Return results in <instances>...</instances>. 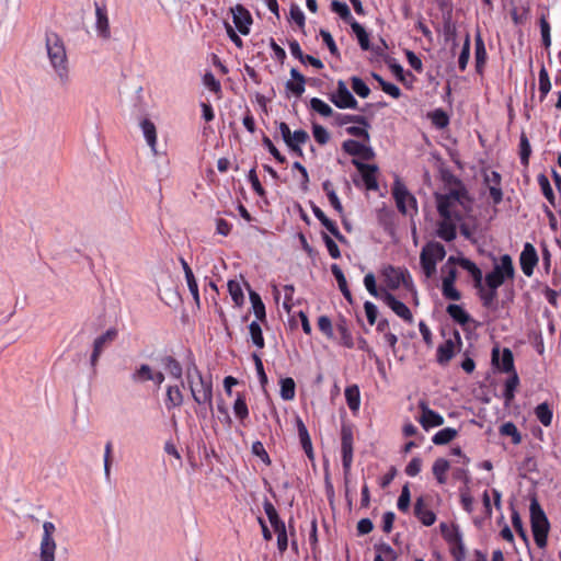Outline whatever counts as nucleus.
Listing matches in <instances>:
<instances>
[{
    "instance_id": "obj_40",
    "label": "nucleus",
    "mask_w": 561,
    "mask_h": 561,
    "mask_svg": "<svg viewBox=\"0 0 561 561\" xmlns=\"http://www.w3.org/2000/svg\"><path fill=\"white\" fill-rule=\"evenodd\" d=\"M345 399L348 408L355 412L359 409L360 404V392L359 388L356 385H352L346 387L345 389Z\"/></svg>"
},
{
    "instance_id": "obj_47",
    "label": "nucleus",
    "mask_w": 561,
    "mask_h": 561,
    "mask_svg": "<svg viewBox=\"0 0 561 561\" xmlns=\"http://www.w3.org/2000/svg\"><path fill=\"white\" fill-rule=\"evenodd\" d=\"M531 154V146L527 135L523 131L519 137V158L523 167H528Z\"/></svg>"
},
{
    "instance_id": "obj_20",
    "label": "nucleus",
    "mask_w": 561,
    "mask_h": 561,
    "mask_svg": "<svg viewBox=\"0 0 561 561\" xmlns=\"http://www.w3.org/2000/svg\"><path fill=\"white\" fill-rule=\"evenodd\" d=\"M486 61L488 53L485 44L480 30H478L474 36V66L477 73L482 75L484 72Z\"/></svg>"
},
{
    "instance_id": "obj_16",
    "label": "nucleus",
    "mask_w": 561,
    "mask_h": 561,
    "mask_svg": "<svg viewBox=\"0 0 561 561\" xmlns=\"http://www.w3.org/2000/svg\"><path fill=\"white\" fill-rule=\"evenodd\" d=\"M231 13L237 30L242 35H248L250 33V26L253 23V19L249 10L242 4H237L236 7L231 8Z\"/></svg>"
},
{
    "instance_id": "obj_6",
    "label": "nucleus",
    "mask_w": 561,
    "mask_h": 561,
    "mask_svg": "<svg viewBox=\"0 0 561 561\" xmlns=\"http://www.w3.org/2000/svg\"><path fill=\"white\" fill-rule=\"evenodd\" d=\"M515 277V267L511 255L503 254L499 263L494 264L493 270L484 277L486 287H501L505 280H513Z\"/></svg>"
},
{
    "instance_id": "obj_49",
    "label": "nucleus",
    "mask_w": 561,
    "mask_h": 561,
    "mask_svg": "<svg viewBox=\"0 0 561 561\" xmlns=\"http://www.w3.org/2000/svg\"><path fill=\"white\" fill-rule=\"evenodd\" d=\"M373 78L379 83L381 90L392 96L399 99L401 96V90L393 83L386 81L380 75L373 72Z\"/></svg>"
},
{
    "instance_id": "obj_55",
    "label": "nucleus",
    "mask_w": 561,
    "mask_h": 561,
    "mask_svg": "<svg viewBox=\"0 0 561 561\" xmlns=\"http://www.w3.org/2000/svg\"><path fill=\"white\" fill-rule=\"evenodd\" d=\"M500 434L504 436H511L512 443L514 445H518L522 443V435L513 422H506L502 424L500 427Z\"/></svg>"
},
{
    "instance_id": "obj_22",
    "label": "nucleus",
    "mask_w": 561,
    "mask_h": 561,
    "mask_svg": "<svg viewBox=\"0 0 561 561\" xmlns=\"http://www.w3.org/2000/svg\"><path fill=\"white\" fill-rule=\"evenodd\" d=\"M311 210L316 218L329 230L340 242H345L346 238L340 232L336 224L327 217L323 210L316 204H311Z\"/></svg>"
},
{
    "instance_id": "obj_63",
    "label": "nucleus",
    "mask_w": 561,
    "mask_h": 561,
    "mask_svg": "<svg viewBox=\"0 0 561 561\" xmlns=\"http://www.w3.org/2000/svg\"><path fill=\"white\" fill-rule=\"evenodd\" d=\"M273 529L277 534V548H278L279 552L283 553L287 550V547H288V537H287L286 526H285V524H282Z\"/></svg>"
},
{
    "instance_id": "obj_19",
    "label": "nucleus",
    "mask_w": 561,
    "mask_h": 561,
    "mask_svg": "<svg viewBox=\"0 0 561 561\" xmlns=\"http://www.w3.org/2000/svg\"><path fill=\"white\" fill-rule=\"evenodd\" d=\"M352 162L355 165V168L360 172L366 188L370 191H376L378 188V182L376 179V173L378 171L377 165L367 164L356 159H353Z\"/></svg>"
},
{
    "instance_id": "obj_36",
    "label": "nucleus",
    "mask_w": 561,
    "mask_h": 561,
    "mask_svg": "<svg viewBox=\"0 0 561 561\" xmlns=\"http://www.w3.org/2000/svg\"><path fill=\"white\" fill-rule=\"evenodd\" d=\"M140 125L148 146L151 148L153 152H156L157 129L154 124L150 119L146 118L141 122Z\"/></svg>"
},
{
    "instance_id": "obj_54",
    "label": "nucleus",
    "mask_w": 561,
    "mask_h": 561,
    "mask_svg": "<svg viewBox=\"0 0 561 561\" xmlns=\"http://www.w3.org/2000/svg\"><path fill=\"white\" fill-rule=\"evenodd\" d=\"M249 332L253 344L262 350L265 346L264 336L262 333L261 325L256 321H252L249 325Z\"/></svg>"
},
{
    "instance_id": "obj_35",
    "label": "nucleus",
    "mask_w": 561,
    "mask_h": 561,
    "mask_svg": "<svg viewBox=\"0 0 561 561\" xmlns=\"http://www.w3.org/2000/svg\"><path fill=\"white\" fill-rule=\"evenodd\" d=\"M331 272L337 282L339 288H340L341 293L343 294L344 298L348 302H352V294H351V290L348 289L347 282H346L343 271L340 268V266L337 264H332Z\"/></svg>"
},
{
    "instance_id": "obj_45",
    "label": "nucleus",
    "mask_w": 561,
    "mask_h": 561,
    "mask_svg": "<svg viewBox=\"0 0 561 561\" xmlns=\"http://www.w3.org/2000/svg\"><path fill=\"white\" fill-rule=\"evenodd\" d=\"M535 414L543 426L551 425L553 412L547 402L538 404L535 409Z\"/></svg>"
},
{
    "instance_id": "obj_26",
    "label": "nucleus",
    "mask_w": 561,
    "mask_h": 561,
    "mask_svg": "<svg viewBox=\"0 0 561 561\" xmlns=\"http://www.w3.org/2000/svg\"><path fill=\"white\" fill-rule=\"evenodd\" d=\"M420 423L424 430H428L431 427L440 426L444 424V417L435 412L434 410L423 407L422 415L420 419Z\"/></svg>"
},
{
    "instance_id": "obj_25",
    "label": "nucleus",
    "mask_w": 561,
    "mask_h": 561,
    "mask_svg": "<svg viewBox=\"0 0 561 561\" xmlns=\"http://www.w3.org/2000/svg\"><path fill=\"white\" fill-rule=\"evenodd\" d=\"M455 221V219L442 218L437 225V237L446 242L454 241L457 237V227Z\"/></svg>"
},
{
    "instance_id": "obj_38",
    "label": "nucleus",
    "mask_w": 561,
    "mask_h": 561,
    "mask_svg": "<svg viewBox=\"0 0 561 561\" xmlns=\"http://www.w3.org/2000/svg\"><path fill=\"white\" fill-rule=\"evenodd\" d=\"M446 311L455 322L461 325L470 321V314L459 305H448Z\"/></svg>"
},
{
    "instance_id": "obj_64",
    "label": "nucleus",
    "mask_w": 561,
    "mask_h": 561,
    "mask_svg": "<svg viewBox=\"0 0 561 561\" xmlns=\"http://www.w3.org/2000/svg\"><path fill=\"white\" fill-rule=\"evenodd\" d=\"M318 328L319 330L328 337V339H333L334 336V333H333V325H332V321L331 319L328 317V316H320L318 318Z\"/></svg>"
},
{
    "instance_id": "obj_27",
    "label": "nucleus",
    "mask_w": 561,
    "mask_h": 561,
    "mask_svg": "<svg viewBox=\"0 0 561 561\" xmlns=\"http://www.w3.org/2000/svg\"><path fill=\"white\" fill-rule=\"evenodd\" d=\"M291 80L286 82V89L296 96H301L305 92L306 78L296 69L290 70Z\"/></svg>"
},
{
    "instance_id": "obj_18",
    "label": "nucleus",
    "mask_w": 561,
    "mask_h": 561,
    "mask_svg": "<svg viewBox=\"0 0 561 561\" xmlns=\"http://www.w3.org/2000/svg\"><path fill=\"white\" fill-rule=\"evenodd\" d=\"M492 364L503 373L510 374L515 370L514 367V356L510 348L505 347L502 352V356L500 359V350L494 347L492 350Z\"/></svg>"
},
{
    "instance_id": "obj_52",
    "label": "nucleus",
    "mask_w": 561,
    "mask_h": 561,
    "mask_svg": "<svg viewBox=\"0 0 561 561\" xmlns=\"http://www.w3.org/2000/svg\"><path fill=\"white\" fill-rule=\"evenodd\" d=\"M510 374H511V376L505 381V389H504V393H503V397H504L505 401H507V402L514 399L515 390H516L517 386L519 385V378H518L517 373L513 371Z\"/></svg>"
},
{
    "instance_id": "obj_44",
    "label": "nucleus",
    "mask_w": 561,
    "mask_h": 561,
    "mask_svg": "<svg viewBox=\"0 0 561 561\" xmlns=\"http://www.w3.org/2000/svg\"><path fill=\"white\" fill-rule=\"evenodd\" d=\"M539 99L542 102L551 90V81L549 73L545 66H541L539 70Z\"/></svg>"
},
{
    "instance_id": "obj_59",
    "label": "nucleus",
    "mask_w": 561,
    "mask_h": 561,
    "mask_svg": "<svg viewBox=\"0 0 561 561\" xmlns=\"http://www.w3.org/2000/svg\"><path fill=\"white\" fill-rule=\"evenodd\" d=\"M203 83L209 91L214 92L216 95H221L220 81L216 79L213 72L208 71L204 75Z\"/></svg>"
},
{
    "instance_id": "obj_37",
    "label": "nucleus",
    "mask_w": 561,
    "mask_h": 561,
    "mask_svg": "<svg viewBox=\"0 0 561 561\" xmlns=\"http://www.w3.org/2000/svg\"><path fill=\"white\" fill-rule=\"evenodd\" d=\"M233 412L237 419L243 423L249 417V408L245 400V394L242 392L237 393V398L233 403Z\"/></svg>"
},
{
    "instance_id": "obj_31",
    "label": "nucleus",
    "mask_w": 561,
    "mask_h": 561,
    "mask_svg": "<svg viewBox=\"0 0 561 561\" xmlns=\"http://www.w3.org/2000/svg\"><path fill=\"white\" fill-rule=\"evenodd\" d=\"M486 181L492 184L489 186L490 197L494 204H500L503 199V193L501 188V175L493 171L490 176H486Z\"/></svg>"
},
{
    "instance_id": "obj_41",
    "label": "nucleus",
    "mask_w": 561,
    "mask_h": 561,
    "mask_svg": "<svg viewBox=\"0 0 561 561\" xmlns=\"http://www.w3.org/2000/svg\"><path fill=\"white\" fill-rule=\"evenodd\" d=\"M538 185L541 190V193L546 197V199L550 203L551 206H556V196L553 190L551 187L550 181L548 176L543 173L538 174L537 176Z\"/></svg>"
},
{
    "instance_id": "obj_34",
    "label": "nucleus",
    "mask_w": 561,
    "mask_h": 561,
    "mask_svg": "<svg viewBox=\"0 0 561 561\" xmlns=\"http://www.w3.org/2000/svg\"><path fill=\"white\" fill-rule=\"evenodd\" d=\"M450 468V463L445 458H437L432 467V472L439 484H445L447 481L446 473Z\"/></svg>"
},
{
    "instance_id": "obj_56",
    "label": "nucleus",
    "mask_w": 561,
    "mask_h": 561,
    "mask_svg": "<svg viewBox=\"0 0 561 561\" xmlns=\"http://www.w3.org/2000/svg\"><path fill=\"white\" fill-rule=\"evenodd\" d=\"M228 291L236 304V306H242L244 302V295L241 288V285L238 280H229L228 282Z\"/></svg>"
},
{
    "instance_id": "obj_8",
    "label": "nucleus",
    "mask_w": 561,
    "mask_h": 561,
    "mask_svg": "<svg viewBox=\"0 0 561 561\" xmlns=\"http://www.w3.org/2000/svg\"><path fill=\"white\" fill-rule=\"evenodd\" d=\"M353 427L350 424H342L341 426V454H342V466L345 476V480L351 471L353 462Z\"/></svg>"
},
{
    "instance_id": "obj_7",
    "label": "nucleus",
    "mask_w": 561,
    "mask_h": 561,
    "mask_svg": "<svg viewBox=\"0 0 561 561\" xmlns=\"http://www.w3.org/2000/svg\"><path fill=\"white\" fill-rule=\"evenodd\" d=\"M382 276L386 286L391 290H396L400 286L407 289L413 287V279L407 268L388 265L382 270Z\"/></svg>"
},
{
    "instance_id": "obj_3",
    "label": "nucleus",
    "mask_w": 561,
    "mask_h": 561,
    "mask_svg": "<svg viewBox=\"0 0 561 561\" xmlns=\"http://www.w3.org/2000/svg\"><path fill=\"white\" fill-rule=\"evenodd\" d=\"M466 197L467 191L463 187L451 188L445 194H435L439 216L446 219L460 220L461 211L459 206L462 205Z\"/></svg>"
},
{
    "instance_id": "obj_53",
    "label": "nucleus",
    "mask_w": 561,
    "mask_h": 561,
    "mask_svg": "<svg viewBox=\"0 0 561 561\" xmlns=\"http://www.w3.org/2000/svg\"><path fill=\"white\" fill-rule=\"evenodd\" d=\"M353 32L355 33L358 44L363 50H368L370 48L369 45V35L366 30L356 21L351 25Z\"/></svg>"
},
{
    "instance_id": "obj_39",
    "label": "nucleus",
    "mask_w": 561,
    "mask_h": 561,
    "mask_svg": "<svg viewBox=\"0 0 561 561\" xmlns=\"http://www.w3.org/2000/svg\"><path fill=\"white\" fill-rule=\"evenodd\" d=\"M331 10L336 13L345 23L352 25V23L356 22L353 18L348 5L345 2H341L339 0H333L331 2Z\"/></svg>"
},
{
    "instance_id": "obj_32",
    "label": "nucleus",
    "mask_w": 561,
    "mask_h": 561,
    "mask_svg": "<svg viewBox=\"0 0 561 561\" xmlns=\"http://www.w3.org/2000/svg\"><path fill=\"white\" fill-rule=\"evenodd\" d=\"M297 430H298V436H299L300 444H301L304 451L306 453L308 458L312 459L313 458V449H312L311 438H310V435L308 433L306 425L304 424V422L300 419L297 420Z\"/></svg>"
},
{
    "instance_id": "obj_50",
    "label": "nucleus",
    "mask_w": 561,
    "mask_h": 561,
    "mask_svg": "<svg viewBox=\"0 0 561 561\" xmlns=\"http://www.w3.org/2000/svg\"><path fill=\"white\" fill-rule=\"evenodd\" d=\"M250 300L252 304L253 312L257 320L265 321L266 313H265V306L260 297V295L256 291L251 290L250 291Z\"/></svg>"
},
{
    "instance_id": "obj_30",
    "label": "nucleus",
    "mask_w": 561,
    "mask_h": 561,
    "mask_svg": "<svg viewBox=\"0 0 561 561\" xmlns=\"http://www.w3.org/2000/svg\"><path fill=\"white\" fill-rule=\"evenodd\" d=\"M459 266L462 267L463 270H466L470 274V276L473 280L474 288H480L481 285L483 284V275H482V271L478 267V265L468 259V260H460Z\"/></svg>"
},
{
    "instance_id": "obj_23",
    "label": "nucleus",
    "mask_w": 561,
    "mask_h": 561,
    "mask_svg": "<svg viewBox=\"0 0 561 561\" xmlns=\"http://www.w3.org/2000/svg\"><path fill=\"white\" fill-rule=\"evenodd\" d=\"M414 515L424 526H432L436 522L435 513L426 507L423 496L414 503Z\"/></svg>"
},
{
    "instance_id": "obj_62",
    "label": "nucleus",
    "mask_w": 561,
    "mask_h": 561,
    "mask_svg": "<svg viewBox=\"0 0 561 561\" xmlns=\"http://www.w3.org/2000/svg\"><path fill=\"white\" fill-rule=\"evenodd\" d=\"M352 89L360 98L365 99L370 94L369 87L358 77H352Z\"/></svg>"
},
{
    "instance_id": "obj_61",
    "label": "nucleus",
    "mask_w": 561,
    "mask_h": 561,
    "mask_svg": "<svg viewBox=\"0 0 561 561\" xmlns=\"http://www.w3.org/2000/svg\"><path fill=\"white\" fill-rule=\"evenodd\" d=\"M410 503H411V493H410L409 484L407 483L402 486L401 494L398 499V502H397L398 510L402 513H407L410 508Z\"/></svg>"
},
{
    "instance_id": "obj_28",
    "label": "nucleus",
    "mask_w": 561,
    "mask_h": 561,
    "mask_svg": "<svg viewBox=\"0 0 561 561\" xmlns=\"http://www.w3.org/2000/svg\"><path fill=\"white\" fill-rule=\"evenodd\" d=\"M309 140V135L304 129H298L291 133L289 142H286L287 147L295 152L297 156L302 157L301 146Z\"/></svg>"
},
{
    "instance_id": "obj_43",
    "label": "nucleus",
    "mask_w": 561,
    "mask_h": 561,
    "mask_svg": "<svg viewBox=\"0 0 561 561\" xmlns=\"http://www.w3.org/2000/svg\"><path fill=\"white\" fill-rule=\"evenodd\" d=\"M458 435V431L451 427H445L438 431L433 437L432 442L435 445H446L450 443Z\"/></svg>"
},
{
    "instance_id": "obj_48",
    "label": "nucleus",
    "mask_w": 561,
    "mask_h": 561,
    "mask_svg": "<svg viewBox=\"0 0 561 561\" xmlns=\"http://www.w3.org/2000/svg\"><path fill=\"white\" fill-rule=\"evenodd\" d=\"M427 117L431 119L432 124L438 128L443 129L449 124V116L443 108H436L427 114Z\"/></svg>"
},
{
    "instance_id": "obj_10",
    "label": "nucleus",
    "mask_w": 561,
    "mask_h": 561,
    "mask_svg": "<svg viewBox=\"0 0 561 561\" xmlns=\"http://www.w3.org/2000/svg\"><path fill=\"white\" fill-rule=\"evenodd\" d=\"M43 530L39 561H55L56 542L53 535L56 527L51 522H45L43 524Z\"/></svg>"
},
{
    "instance_id": "obj_33",
    "label": "nucleus",
    "mask_w": 561,
    "mask_h": 561,
    "mask_svg": "<svg viewBox=\"0 0 561 561\" xmlns=\"http://www.w3.org/2000/svg\"><path fill=\"white\" fill-rule=\"evenodd\" d=\"M500 287H486L484 286L483 284L481 285L480 288H476L478 290V295H479V298L482 302V306L484 308H491L496 299H497V289Z\"/></svg>"
},
{
    "instance_id": "obj_24",
    "label": "nucleus",
    "mask_w": 561,
    "mask_h": 561,
    "mask_svg": "<svg viewBox=\"0 0 561 561\" xmlns=\"http://www.w3.org/2000/svg\"><path fill=\"white\" fill-rule=\"evenodd\" d=\"M184 402L183 392L178 385H169L165 388L164 405L168 411L180 408Z\"/></svg>"
},
{
    "instance_id": "obj_11",
    "label": "nucleus",
    "mask_w": 561,
    "mask_h": 561,
    "mask_svg": "<svg viewBox=\"0 0 561 561\" xmlns=\"http://www.w3.org/2000/svg\"><path fill=\"white\" fill-rule=\"evenodd\" d=\"M454 339L446 340L437 347L436 359L439 365L448 364L455 355L456 347L461 346V336L457 330H454Z\"/></svg>"
},
{
    "instance_id": "obj_21",
    "label": "nucleus",
    "mask_w": 561,
    "mask_h": 561,
    "mask_svg": "<svg viewBox=\"0 0 561 561\" xmlns=\"http://www.w3.org/2000/svg\"><path fill=\"white\" fill-rule=\"evenodd\" d=\"M94 5L96 15V32L99 36H101L104 39H107L111 36V30L106 5H100L98 2H95Z\"/></svg>"
},
{
    "instance_id": "obj_60",
    "label": "nucleus",
    "mask_w": 561,
    "mask_h": 561,
    "mask_svg": "<svg viewBox=\"0 0 561 561\" xmlns=\"http://www.w3.org/2000/svg\"><path fill=\"white\" fill-rule=\"evenodd\" d=\"M336 119L340 125H346L348 123H356L358 125L368 127V121L362 115H350V114H336Z\"/></svg>"
},
{
    "instance_id": "obj_15",
    "label": "nucleus",
    "mask_w": 561,
    "mask_h": 561,
    "mask_svg": "<svg viewBox=\"0 0 561 561\" xmlns=\"http://www.w3.org/2000/svg\"><path fill=\"white\" fill-rule=\"evenodd\" d=\"M538 264V254L535 247L527 242L524 244L523 251L519 255V265L523 273L530 277L534 274V270Z\"/></svg>"
},
{
    "instance_id": "obj_29",
    "label": "nucleus",
    "mask_w": 561,
    "mask_h": 561,
    "mask_svg": "<svg viewBox=\"0 0 561 561\" xmlns=\"http://www.w3.org/2000/svg\"><path fill=\"white\" fill-rule=\"evenodd\" d=\"M160 363L171 377H173L174 379H182L183 367L175 357L171 355H165L160 358Z\"/></svg>"
},
{
    "instance_id": "obj_5",
    "label": "nucleus",
    "mask_w": 561,
    "mask_h": 561,
    "mask_svg": "<svg viewBox=\"0 0 561 561\" xmlns=\"http://www.w3.org/2000/svg\"><path fill=\"white\" fill-rule=\"evenodd\" d=\"M446 256L445 247L437 241H428L421 251L420 264L426 278L436 274V265Z\"/></svg>"
},
{
    "instance_id": "obj_14",
    "label": "nucleus",
    "mask_w": 561,
    "mask_h": 561,
    "mask_svg": "<svg viewBox=\"0 0 561 561\" xmlns=\"http://www.w3.org/2000/svg\"><path fill=\"white\" fill-rule=\"evenodd\" d=\"M117 335L118 331L115 328H111L105 333H103L102 335L94 340L93 351L90 358L91 366L93 368H95L103 350L113 341H115Z\"/></svg>"
},
{
    "instance_id": "obj_42",
    "label": "nucleus",
    "mask_w": 561,
    "mask_h": 561,
    "mask_svg": "<svg viewBox=\"0 0 561 561\" xmlns=\"http://www.w3.org/2000/svg\"><path fill=\"white\" fill-rule=\"evenodd\" d=\"M336 331L340 335V343L347 348H353L354 339L344 319L336 323Z\"/></svg>"
},
{
    "instance_id": "obj_57",
    "label": "nucleus",
    "mask_w": 561,
    "mask_h": 561,
    "mask_svg": "<svg viewBox=\"0 0 561 561\" xmlns=\"http://www.w3.org/2000/svg\"><path fill=\"white\" fill-rule=\"evenodd\" d=\"M152 368L147 364H141L133 374L131 380L136 383L150 381Z\"/></svg>"
},
{
    "instance_id": "obj_46",
    "label": "nucleus",
    "mask_w": 561,
    "mask_h": 561,
    "mask_svg": "<svg viewBox=\"0 0 561 561\" xmlns=\"http://www.w3.org/2000/svg\"><path fill=\"white\" fill-rule=\"evenodd\" d=\"M280 397L285 401H290L295 398L296 394V383L293 378L286 377L280 379Z\"/></svg>"
},
{
    "instance_id": "obj_12",
    "label": "nucleus",
    "mask_w": 561,
    "mask_h": 561,
    "mask_svg": "<svg viewBox=\"0 0 561 561\" xmlns=\"http://www.w3.org/2000/svg\"><path fill=\"white\" fill-rule=\"evenodd\" d=\"M380 299L402 320L408 323L413 322V314L409 307L402 301L398 300L391 293L381 289Z\"/></svg>"
},
{
    "instance_id": "obj_13",
    "label": "nucleus",
    "mask_w": 561,
    "mask_h": 561,
    "mask_svg": "<svg viewBox=\"0 0 561 561\" xmlns=\"http://www.w3.org/2000/svg\"><path fill=\"white\" fill-rule=\"evenodd\" d=\"M330 101L339 108H357L358 105L345 82L342 80L337 82L336 91L331 94Z\"/></svg>"
},
{
    "instance_id": "obj_2",
    "label": "nucleus",
    "mask_w": 561,
    "mask_h": 561,
    "mask_svg": "<svg viewBox=\"0 0 561 561\" xmlns=\"http://www.w3.org/2000/svg\"><path fill=\"white\" fill-rule=\"evenodd\" d=\"M186 380L193 400L198 405H206L213 409V380L211 377H204L202 371L195 365L186 369Z\"/></svg>"
},
{
    "instance_id": "obj_1",
    "label": "nucleus",
    "mask_w": 561,
    "mask_h": 561,
    "mask_svg": "<svg viewBox=\"0 0 561 561\" xmlns=\"http://www.w3.org/2000/svg\"><path fill=\"white\" fill-rule=\"evenodd\" d=\"M47 56L62 85L69 82V64L62 38L55 32L46 33Z\"/></svg>"
},
{
    "instance_id": "obj_58",
    "label": "nucleus",
    "mask_w": 561,
    "mask_h": 561,
    "mask_svg": "<svg viewBox=\"0 0 561 561\" xmlns=\"http://www.w3.org/2000/svg\"><path fill=\"white\" fill-rule=\"evenodd\" d=\"M310 107L323 117H329L333 114L332 107L319 98L310 100Z\"/></svg>"
},
{
    "instance_id": "obj_9",
    "label": "nucleus",
    "mask_w": 561,
    "mask_h": 561,
    "mask_svg": "<svg viewBox=\"0 0 561 561\" xmlns=\"http://www.w3.org/2000/svg\"><path fill=\"white\" fill-rule=\"evenodd\" d=\"M392 195L396 201L397 208L401 214H409L410 208L416 211L415 197L408 191L405 185L401 183L399 180L394 181L393 183Z\"/></svg>"
},
{
    "instance_id": "obj_17",
    "label": "nucleus",
    "mask_w": 561,
    "mask_h": 561,
    "mask_svg": "<svg viewBox=\"0 0 561 561\" xmlns=\"http://www.w3.org/2000/svg\"><path fill=\"white\" fill-rule=\"evenodd\" d=\"M343 150L353 157H359L363 160H373L375 158V152L373 148L365 146L364 144L354 140L347 139L342 144Z\"/></svg>"
},
{
    "instance_id": "obj_51",
    "label": "nucleus",
    "mask_w": 561,
    "mask_h": 561,
    "mask_svg": "<svg viewBox=\"0 0 561 561\" xmlns=\"http://www.w3.org/2000/svg\"><path fill=\"white\" fill-rule=\"evenodd\" d=\"M470 48H471L470 35L466 34L460 55L458 57V68L461 72H463L467 69L469 58H470Z\"/></svg>"
},
{
    "instance_id": "obj_4",
    "label": "nucleus",
    "mask_w": 561,
    "mask_h": 561,
    "mask_svg": "<svg viewBox=\"0 0 561 561\" xmlns=\"http://www.w3.org/2000/svg\"><path fill=\"white\" fill-rule=\"evenodd\" d=\"M529 511L534 540L538 548H545L550 524L536 496L530 500Z\"/></svg>"
}]
</instances>
